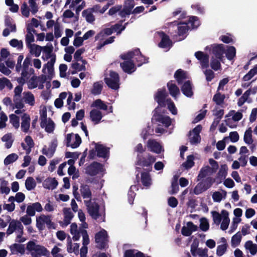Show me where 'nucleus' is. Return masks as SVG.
Here are the masks:
<instances>
[{
  "mask_svg": "<svg viewBox=\"0 0 257 257\" xmlns=\"http://www.w3.org/2000/svg\"><path fill=\"white\" fill-rule=\"evenodd\" d=\"M156 160V157L148 153L137 155L135 165L141 167L145 171H151L153 164Z\"/></svg>",
  "mask_w": 257,
  "mask_h": 257,
  "instance_id": "obj_1",
  "label": "nucleus"
},
{
  "mask_svg": "<svg viewBox=\"0 0 257 257\" xmlns=\"http://www.w3.org/2000/svg\"><path fill=\"white\" fill-rule=\"evenodd\" d=\"M27 249L32 252L34 257H40L41 255L46 256L49 251L44 246L36 244L33 241H29L27 244Z\"/></svg>",
  "mask_w": 257,
  "mask_h": 257,
  "instance_id": "obj_2",
  "label": "nucleus"
},
{
  "mask_svg": "<svg viewBox=\"0 0 257 257\" xmlns=\"http://www.w3.org/2000/svg\"><path fill=\"white\" fill-rule=\"evenodd\" d=\"M110 77H105L104 82L107 86L113 90H117L119 88V76L117 73L114 71H110Z\"/></svg>",
  "mask_w": 257,
  "mask_h": 257,
  "instance_id": "obj_3",
  "label": "nucleus"
},
{
  "mask_svg": "<svg viewBox=\"0 0 257 257\" xmlns=\"http://www.w3.org/2000/svg\"><path fill=\"white\" fill-rule=\"evenodd\" d=\"M214 182V180L210 177H207L204 181L198 183L195 187L193 192L195 195H199L209 188Z\"/></svg>",
  "mask_w": 257,
  "mask_h": 257,
  "instance_id": "obj_4",
  "label": "nucleus"
},
{
  "mask_svg": "<svg viewBox=\"0 0 257 257\" xmlns=\"http://www.w3.org/2000/svg\"><path fill=\"white\" fill-rule=\"evenodd\" d=\"M84 202L90 215L92 218L97 219L100 216L99 204L95 202H92L91 200H84Z\"/></svg>",
  "mask_w": 257,
  "mask_h": 257,
  "instance_id": "obj_5",
  "label": "nucleus"
},
{
  "mask_svg": "<svg viewBox=\"0 0 257 257\" xmlns=\"http://www.w3.org/2000/svg\"><path fill=\"white\" fill-rule=\"evenodd\" d=\"M23 230L24 226L21 221L12 219L9 223V227L7 230V234L8 235H10L17 230L19 233L18 237H20L22 234H24Z\"/></svg>",
  "mask_w": 257,
  "mask_h": 257,
  "instance_id": "obj_6",
  "label": "nucleus"
},
{
  "mask_svg": "<svg viewBox=\"0 0 257 257\" xmlns=\"http://www.w3.org/2000/svg\"><path fill=\"white\" fill-rule=\"evenodd\" d=\"M107 236V232L104 229H102L95 235V241L97 244L96 247L102 249L105 248L106 246V238Z\"/></svg>",
  "mask_w": 257,
  "mask_h": 257,
  "instance_id": "obj_7",
  "label": "nucleus"
},
{
  "mask_svg": "<svg viewBox=\"0 0 257 257\" xmlns=\"http://www.w3.org/2000/svg\"><path fill=\"white\" fill-rule=\"evenodd\" d=\"M152 120L154 122H158L162 123L166 127H169L171 123V120L169 116L158 113L156 111L153 114Z\"/></svg>",
  "mask_w": 257,
  "mask_h": 257,
  "instance_id": "obj_8",
  "label": "nucleus"
},
{
  "mask_svg": "<svg viewBox=\"0 0 257 257\" xmlns=\"http://www.w3.org/2000/svg\"><path fill=\"white\" fill-rule=\"evenodd\" d=\"M168 94L165 88L158 89L154 96L155 100L161 107H165L166 105V97Z\"/></svg>",
  "mask_w": 257,
  "mask_h": 257,
  "instance_id": "obj_9",
  "label": "nucleus"
},
{
  "mask_svg": "<svg viewBox=\"0 0 257 257\" xmlns=\"http://www.w3.org/2000/svg\"><path fill=\"white\" fill-rule=\"evenodd\" d=\"M93 143L95 144L97 156L99 158L107 159L109 156V148L99 143H95V142H93Z\"/></svg>",
  "mask_w": 257,
  "mask_h": 257,
  "instance_id": "obj_10",
  "label": "nucleus"
},
{
  "mask_svg": "<svg viewBox=\"0 0 257 257\" xmlns=\"http://www.w3.org/2000/svg\"><path fill=\"white\" fill-rule=\"evenodd\" d=\"M102 165L97 162H93L86 168V173L91 176H95L101 171Z\"/></svg>",
  "mask_w": 257,
  "mask_h": 257,
  "instance_id": "obj_11",
  "label": "nucleus"
},
{
  "mask_svg": "<svg viewBox=\"0 0 257 257\" xmlns=\"http://www.w3.org/2000/svg\"><path fill=\"white\" fill-rule=\"evenodd\" d=\"M198 60H199L202 68H207L209 67V56L202 51H197L194 54Z\"/></svg>",
  "mask_w": 257,
  "mask_h": 257,
  "instance_id": "obj_12",
  "label": "nucleus"
},
{
  "mask_svg": "<svg viewBox=\"0 0 257 257\" xmlns=\"http://www.w3.org/2000/svg\"><path fill=\"white\" fill-rule=\"evenodd\" d=\"M212 51L216 58L219 59L221 61H222L223 58V55L224 53V48L223 44H220L213 45Z\"/></svg>",
  "mask_w": 257,
  "mask_h": 257,
  "instance_id": "obj_13",
  "label": "nucleus"
},
{
  "mask_svg": "<svg viewBox=\"0 0 257 257\" xmlns=\"http://www.w3.org/2000/svg\"><path fill=\"white\" fill-rule=\"evenodd\" d=\"M147 147L150 151L156 154H160L162 151V147L155 140L149 139L147 142Z\"/></svg>",
  "mask_w": 257,
  "mask_h": 257,
  "instance_id": "obj_14",
  "label": "nucleus"
},
{
  "mask_svg": "<svg viewBox=\"0 0 257 257\" xmlns=\"http://www.w3.org/2000/svg\"><path fill=\"white\" fill-rule=\"evenodd\" d=\"M123 71L128 74H132L136 70L135 63L133 61H124L120 64Z\"/></svg>",
  "mask_w": 257,
  "mask_h": 257,
  "instance_id": "obj_15",
  "label": "nucleus"
},
{
  "mask_svg": "<svg viewBox=\"0 0 257 257\" xmlns=\"http://www.w3.org/2000/svg\"><path fill=\"white\" fill-rule=\"evenodd\" d=\"M42 210L41 204L39 202H36L28 206L26 212L29 216H33L35 215L36 211L39 212Z\"/></svg>",
  "mask_w": 257,
  "mask_h": 257,
  "instance_id": "obj_16",
  "label": "nucleus"
},
{
  "mask_svg": "<svg viewBox=\"0 0 257 257\" xmlns=\"http://www.w3.org/2000/svg\"><path fill=\"white\" fill-rule=\"evenodd\" d=\"M56 61V55H54L52 58H51L50 61H48L46 64H45L43 68L42 71L43 72H45V69L47 68L48 69V72L49 75H48V77L50 80H51L52 79V76H51V73L54 72V65Z\"/></svg>",
  "mask_w": 257,
  "mask_h": 257,
  "instance_id": "obj_17",
  "label": "nucleus"
},
{
  "mask_svg": "<svg viewBox=\"0 0 257 257\" xmlns=\"http://www.w3.org/2000/svg\"><path fill=\"white\" fill-rule=\"evenodd\" d=\"M58 184V182L55 178L48 177L44 180L43 186L47 189L54 190L57 188Z\"/></svg>",
  "mask_w": 257,
  "mask_h": 257,
  "instance_id": "obj_18",
  "label": "nucleus"
},
{
  "mask_svg": "<svg viewBox=\"0 0 257 257\" xmlns=\"http://www.w3.org/2000/svg\"><path fill=\"white\" fill-rule=\"evenodd\" d=\"M22 122H21V129L22 131L24 133H27L30 128V115L25 113L22 116Z\"/></svg>",
  "mask_w": 257,
  "mask_h": 257,
  "instance_id": "obj_19",
  "label": "nucleus"
},
{
  "mask_svg": "<svg viewBox=\"0 0 257 257\" xmlns=\"http://www.w3.org/2000/svg\"><path fill=\"white\" fill-rule=\"evenodd\" d=\"M181 91L183 94L187 97H190L193 95L192 84L189 80L185 82L182 85Z\"/></svg>",
  "mask_w": 257,
  "mask_h": 257,
  "instance_id": "obj_20",
  "label": "nucleus"
},
{
  "mask_svg": "<svg viewBox=\"0 0 257 257\" xmlns=\"http://www.w3.org/2000/svg\"><path fill=\"white\" fill-rule=\"evenodd\" d=\"M102 117L101 112L97 109H93L90 112V119L95 124L99 123Z\"/></svg>",
  "mask_w": 257,
  "mask_h": 257,
  "instance_id": "obj_21",
  "label": "nucleus"
},
{
  "mask_svg": "<svg viewBox=\"0 0 257 257\" xmlns=\"http://www.w3.org/2000/svg\"><path fill=\"white\" fill-rule=\"evenodd\" d=\"M53 50V46L51 43H48L46 46L42 47V51L46 54L45 57H44V56H42V59L44 60H46L52 58L54 55H55L54 54H52Z\"/></svg>",
  "mask_w": 257,
  "mask_h": 257,
  "instance_id": "obj_22",
  "label": "nucleus"
},
{
  "mask_svg": "<svg viewBox=\"0 0 257 257\" xmlns=\"http://www.w3.org/2000/svg\"><path fill=\"white\" fill-rule=\"evenodd\" d=\"M160 48H166L172 46V41L169 36L162 32V36L160 42L159 43Z\"/></svg>",
  "mask_w": 257,
  "mask_h": 257,
  "instance_id": "obj_23",
  "label": "nucleus"
},
{
  "mask_svg": "<svg viewBox=\"0 0 257 257\" xmlns=\"http://www.w3.org/2000/svg\"><path fill=\"white\" fill-rule=\"evenodd\" d=\"M144 171L141 173V182L144 186L149 187L151 185V178L149 172Z\"/></svg>",
  "mask_w": 257,
  "mask_h": 257,
  "instance_id": "obj_24",
  "label": "nucleus"
},
{
  "mask_svg": "<svg viewBox=\"0 0 257 257\" xmlns=\"http://www.w3.org/2000/svg\"><path fill=\"white\" fill-rule=\"evenodd\" d=\"M136 55L135 59L138 62V66H141L143 64L148 62V58H146L143 56L141 53L140 49H135Z\"/></svg>",
  "mask_w": 257,
  "mask_h": 257,
  "instance_id": "obj_25",
  "label": "nucleus"
},
{
  "mask_svg": "<svg viewBox=\"0 0 257 257\" xmlns=\"http://www.w3.org/2000/svg\"><path fill=\"white\" fill-rule=\"evenodd\" d=\"M80 192L82 197L84 199L89 198V200H91L92 193L90 190V187L87 185H82L80 186Z\"/></svg>",
  "mask_w": 257,
  "mask_h": 257,
  "instance_id": "obj_26",
  "label": "nucleus"
},
{
  "mask_svg": "<svg viewBox=\"0 0 257 257\" xmlns=\"http://www.w3.org/2000/svg\"><path fill=\"white\" fill-rule=\"evenodd\" d=\"M167 86L170 94L172 97H176L180 93L179 88L175 83H173L172 81H170L167 83Z\"/></svg>",
  "mask_w": 257,
  "mask_h": 257,
  "instance_id": "obj_27",
  "label": "nucleus"
},
{
  "mask_svg": "<svg viewBox=\"0 0 257 257\" xmlns=\"http://www.w3.org/2000/svg\"><path fill=\"white\" fill-rule=\"evenodd\" d=\"M113 33V31L111 26L110 28L104 29L95 36V39L96 41L100 38H103L104 36H109Z\"/></svg>",
  "mask_w": 257,
  "mask_h": 257,
  "instance_id": "obj_28",
  "label": "nucleus"
},
{
  "mask_svg": "<svg viewBox=\"0 0 257 257\" xmlns=\"http://www.w3.org/2000/svg\"><path fill=\"white\" fill-rule=\"evenodd\" d=\"M174 77L176 79L178 83L180 84L182 83L183 80L186 79V73L184 71L179 69L175 72L174 74Z\"/></svg>",
  "mask_w": 257,
  "mask_h": 257,
  "instance_id": "obj_29",
  "label": "nucleus"
},
{
  "mask_svg": "<svg viewBox=\"0 0 257 257\" xmlns=\"http://www.w3.org/2000/svg\"><path fill=\"white\" fill-rule=\"evenodd\" d=\"M42 128H45V131L48 133H52L55 129V123L51 119L49 118L48 122L47 121L45 122L44 125H40Z\"/></svg>",
  "mask_w": 257,
  "mask_h": 257,
  "instance_id": "obj_30",
  "label": "nucleus"
},
{
  "mask_svg": "<svg viewBox=\"0 0 257 257\" xmlns=\"http://www.w3.org/2000/svg\"><path fill=\"white\" fill-rule=\"evenodd\" d=\"M2 141L4 142H6L5 147L7 149H10L11 148L14 140L12 139V135L11 133H8L5 135L2 138Z\"/></svg>",
  "mask_w": 257,
  "mask_h": 257,
  "instance_id": "obj_31",
  "label": "nucleus"
},
{
  "mask_svg": "<svg viewBox=\"0 0 257 257\" xmlns=\"http://www.w3.org/2000/svg\"><path fill=\"white\" fill-rule=\"evenodd\" d=\"M82 15L88 23H92L95 21V17L92 14V12L88 9L84 10L82 12Z\"/></svg>",
  "mask_w": 257,
  "mask_h": 257,
  "instance_id": "obj_32",
  "label": "nucleus"
},
{
  "mask_svg": "<svg viewBox=\"0 0 257 257\" xmlns=\"http://www.w3.org/2000/svg\"><path fill=\"white\" fill-rule=\"evenodd\" d=\"M183 25L178 26V34L179 37L182 36L183 37L180 38L179 41L185 39V37L184 35L187 33L188 30V27L187 23L183 24Z\"/></svg>",
  "mask_w": 257,
  "mask_h": 257,
  "instance_id": "obj_33",
  "label": "nucleus"
},
{
  "mask_svg": "<svg viewBox=\"0 0 257 257\" xmlns=\"http://www.w3.org/2000/svg\"><path fill=\"white\" fill-rule=\"evenodd\" d=\"M211 170V169L209 166L202 168L197 176V180L199 181L205 177L210 172Z\"/></svg>",
  "mask_w": 257,
  "mask_h": 257,
  "instance_id": "obj_34",
  "label": "nucleus"
},
{
  "mask_svg": "<svg viewBox=\"0 0 257 257\" xmlns=\"http://www.w3.org/2000/svg\"><path fill=\"white\" fill-rule=\"evenodd\" d=\"M243 140L244 142L248 144H252L253 140L252 138V130L251 127H249L245 132Z\"/></svg>",
  "mask_w": 257,
  "mask_h": 257,
  "instance_id": "obj_35",
  "label": "nucleus"
},
{
  "mask_svg": "<svg viewBox=\"0 0 257 257\" xmlns=\"http://www.w3.org/2000/svg\"><path fill=\"white\" fill-rule=\"evenodd\" d=\"M25 186L29 191L34 189L36 186V183L34 179L32 177H28L25 181Z\"/></svg>",
  "mask_w": 257,
  "mask_h": 257,
  "instance_id": "obj_36",
  "label": "nucleus"
},
{
  "mask_svg": "<svg viewBox=\"0 0 257 257\" xmlns=\"http://www.w3.org/2000/svg\"><path fill=\"white\" fill-rule=\"evenodd\" d=\"M194 157L192 155L188 156L187 160L183 163V166L187 170L191 168L194 165Z\"/></svg>",
  "mask_w": 257,
  "mask_h": 257,
  "instance_id": "obj_37",
  "label": "nucleus"
},
{
  "mask_svg": "<svg viewBox=\"0 0 257 257\" xmlns=\"http://www.w3.org/2000/svg\"><path fill=\"white\" fill-rule=\"evenodd\" d=\"M93 106L101 110H107L108 109L107 105L100 99L95 100L93 103Z\"/></svg>",
  "mask_w": 257,
  "mask_h": 257,
  "instance_id": "obj_38",
  "label": "nucleus"
},
{
  "mask_svg": "<svg viewBox=\"0 0 257 257\" xmlns=\"http://www.w3.org/2000/svg\"><path fill=\"white\" fill-rule=\"evenodd\" d=\"M241 238L242 236L239 231L233 235L231 240L232 246L233 247L238 246L240 243Z\"/></svg>",
  "mask_w": 257,
  "mask_h": 257,
  "instance_id": "obj_39",
  "label": "nucleus"
},
{
  "mask_svg": "<svg viewBox=\"0 0 257 257\" xmlns=\"http://www.w3.org/2000/svg\"><path fill=\"white\" fill-rule=\"evenodd\" d=\"M133 189H136L137 190L139 189L137 185H132L130 187V189L128 192V201L130 204H133L134 203V200L136 196V193L133 190Z\"/></svg>",
  "mask_w": 257,
  "mask_h": 257,
  "instance_id": "obj_40",
  "label": "nucleus"
},
{
  "mask_svg": "<svg viewBox=\"0 0 257 257\" xmlns=\"http://www.w3.org/2000/svg\"><path fill=\"white\" fill-rule=\"evenodd\" d=\"M219 59L212 57L210 62V67L214 71H217L221 69V64Z\"/></svg>",
  "mask_w": 257,
  "mask_h": 257,
  "instance_id": "obj_41",
  "label": "nucleus"
},
{
  "mask_svg": "<svg viewBox=\"0 0 257 257\" xmlns=\"http://www.w3.org/2000/svg\"><path fill=\"white\" fill-rule=\"evenodd\" d=\"M127 24L128 23H126L124 26H122L121 24L117 23L112 25L111 27L112 28L113 32H116L117 35H119L121 34L122 31L124 30L126 28V26Z\"/></svg>",
  "mask_w": 257,
  "mask_h": 257,
  "instance_id": "obj_42",
  "label": "nucleus"
},
{
  "mask_svg": "<svg viewBox=\"0 0 257 257\" xmlns=\"http://www.w3.org/2000/svg\"><path fill=\"white\" fill-rule=\"evenodd\" d=\"M236 49L234 46H229L226 52V57L229 60H232L235 56Z\"/></svg>",
  "mask_w": 257,
  "mask_h": 257,
  "instance_id": "obj_43",
  "label": "nucleus"
},
{
  "mask_svg": "<svg viewBox=\"0 0 257 257\" xmlns=\"http://www.w3.org/2000/svg\"><path fill=\"white\" fill-rule=\"evenodd\" d=\"M225 97L224 94H221L220 93H216L213 97V101H214L217 105H221L223 103Z\"/></svg>",
  "mask_w": 257,
  "mask_h": 257,
  "instance_id": "obj_44",
  "label": "nucleus"
},
{
  "mask_svg": "<svg viewBox=\"0 0 257 257\" xmlns=\"http://www.w3.org/2000/svg\"><path fill=\"white\" fill-rule=\"evenodd\" d=\"M10 248L12 250H16L18 252L21 254L25 253V249L24 244L14 243L11 246Z\"/></svg>",
  "mask_w": 257,
  "mask_h": 257,
  "instance_id": "obj_45",
  "label": "nucleus"
},
{
  "mask_svg": "<svg viewBox=\"0 0 257 257\" xmlns=\"http://www.w3.org/2000/svg\"><path fill=\"white\" fill-rule=\"evenodd\" d=\"M25 101L26 103H28L31 106L35 104V97L34 95L30 92H28L25 94Z\"/></svg>",
  "mask_w": 257,
  "mask_h": 257,
  "instance_id": "obj_46",
  "label": "nucleus"
},
{
  "mask_svg": "<svg viewBox=\"0 0 257 257\" xmlns=\"http://www.w3.org/2000/svg\"><path fill=\"white\" fill-rule=\"evenodd\" d=\"M18 158V156L15 153H12L8 155L4 160V164L6 165H8L15 161Z\"/></svg>",
  "mask_w": 257,
  "mask_h": 257,
  "instance_id": "obj_47",
  "label": "nucleus"
},
{
  "mask_svg": "<svg viewBox=\"0 0 257 257\" xmlns=\"http://www.w3.org/2000/svg\"><path fill=\"white\" fill-rule=\"evenodd\" d=\"M44 220L42 221H44L45 223L46 224L48 229L56 228V224L51 221V216L50 215H44Z\"/></svg>",
  "mask_w": 257,
  "mask_h": 257,
  "instance_id": "obj_48",
  "label": "nucleus"
},
{
  "mask_svg": "<svg viewBox=\"0 0 257 257\" xmlns=\"http://www.w3.org/2000/svg\"><path fill=\"white\" fill-rule=\"evenodd\" d=\"M8 182L5 180H3L1 183L0 192L2 194H8L10 192V188L8 187Z\"/></svg>",
  "mask_w": 257,
  "mask_h": 257,
  "instance_id": "obj_49",
  "label": "nucleus"
},
{
  "mask_svg": "<svg viewBox=\"0 0 257 257\" xmlns=\"http://www.w3.org/2000/svg\"><path fill=\"white\" fill-rule=\"evenodd\" d=\"M10 121L13 125L16 128H18L20 126V118L19 117L15 114L10 115Z\"/></svg>",
  "mask_w": 257,
  "mask_h": 257,
  "instance_id": "obj_50",
  "label": "nucleus"
},
{
  "mask_svg": "<svg viewBox=\"0 0 257 257\" xmlns=\"http://www.w3.org/2000/svg\"><path fill=\"white\" fill-rule=\"evenodd\" d=\"M200 228L203 231H206L209 228V224L207 219L205 217H202L200 219Z\"/></svg>",
  "mask_w": 257,
  "mask_h": 257,
  "instance_id": "obj_51",
  "label": "nucleus"
},
{
  "mask_svg": "<svg viewBox=\"0 0 257 257\" xmlns=\"http://www.w3.org/2000/svg\"><path fill=\"white\" fill-rule=\"evenodd\" d=\"M42 220H44V215H41L36 218V226L39 231L43 230L45 229V222Z\"/></svg>",
  "mask_w": 257,
  "mask_h": 257,
  "instance_id": "obj_52",
  "label": "nucleus"
},
{
  "mask_svg": "<svg viewBox=\"0 0 257 257\" xmlns=\"http://www.w3.org/2000/svg\"><path fill=\"white\" fill-rule=\"evenodd\" d=\"M166 102L168 104V108L171 112V113L176 115L177 113V109L175 106L174 103L172 101L171 98L166 99Z\"/></svg>",
  "mask_w": 257,
  "mask_h": 257,
  "instance_id": "obj_53",
  "label": "nucleus"
},
{
  "mask_svg": "<svg viewBox=\"0 0 257 257\" xmlns=\"http://www.w3.org/2000/svg\"><path fill=\"white\" fill-rule=\"evenodd\" d=\"M40 119L41 120L40 125H44L45 122L47 120V112L46 107H44V108L40 110Z\"/></svg>",
  "mask_w": 257,
  "mask_h": 257,
  "instance_id": "obj_54",
  "label": "nucleus"
},
{
  "mask_svg": "<svg viewBox=\"0 0 257 257\" xmlns=\"http://www.w3.org/2000/svg\"><path fill=\"white\" fill-rule=\"evenodd\" d=\"M136 55L135 50L133 51L128 52L126 54H123L120 55V58L122 60L125 61H132V59H135V56Z\"/></svg>",
  "mask_w": 257,
  "mask_h": 257,
  "instance_id": "obj_55",
  "label": "nucleus"
},
{
  "mask_svg": "<svg viewBox=\"0 0 257 257\" xmlns=\"http://www.w3.org/2000/svg\"><path fill=\"white\" fill-rule=\"evenodd\" d=\"M57 145H58V141H57V139L55 138L52 141V142H51V144L49 146V148H48V151H49V152H50L51 156H52L54 155V154L56 150Z\"/></svg>",
  "mask_w": 257,
  "mask_h": 257,
  "instance_id": "obj_56",
  "label": "nucleus"
},
{
  "mask_svg": "<svg viewBox=\"0 0 257 257\" xmlns=\"http://www.w3.org/2000/svg\"><path fill=\"white\" fill-rule=\"evenodd\" d=\"M227 246V244H222L218 245L216 249L217 255L220 256L224 254L226 251Z\"/></svg>",
  "mask_w": 257,
  "mask_h": 257,
  "instance_id": "obj_57",
  "label": "nucleus"
},
{
  "mask_svg": "<svg viewBox=\"0 0 257 257\" xmlns=\"http://www.w3.org/2000/svg\"><path fill=\"white\" fill-rule=\"evenodd\" d=\"M102 89V85L98 82L95 83L93 85L91 92L94 95L100 94Z\"/></svg>",
  "mask_w": 257,
  "mask_h": 257,
  "instance_id": "obj_58",
  "label": "nucleus"
},
{
  "mask_svg": "<svg viewBox=\"0 0 257 257\" xmlns=\"http://www.w3.org/2000/svg\"><path fill=\"white\" fill-rule=\"evenodd\" d=\"M211 214L214 223L216 225H219L222 220L221 215L216 211H212Z\"/></svg>",
  "mask_w": 257,
  "mask_h": 257,
  "instance_id": "obj_59",
  "label": "nucleus"
},
{
  "mask_svg": "<svg viewBox=\"0 0 257 257\" xmlns=\"http://www.w3.org/2000/svg\"><path fill=\"white\" fill-rule=\"evenodd\" d=\"M188 23L191 24L193 28H197L199 26L198 18L196 16H191L188 20Z\"/></svg>",
  "mask_w": 257,
  "mask_h": 257,
  "instance_id": "obj_60",
  "label": "nucleus"
},
{
  "mask_svg": "<svg viewBox=\"0 0 257 257\" xmlns=\"http://www.w3.org/2000/svg\"><path fill=\"white\" fill-rule=\"evenodd\" d=\"M10 44L13 47H17L19 49H22L23 47V42L16 39L11 40L10 41Z\"/></svg>",
  "mask_w": 257,
  "mask_h": 257,
  "instance_id": "obj_61",
  "label": "nucleus"
},
{
  "mask_svg": "<svg viewBox=\"0 0 257 257\" xmlns=\"http://www.w3.org/2000/svg\"><path fill=\"white\" fill-rule=\"evenodd\" d=\"M114 39L115 37L112 36L105 40L103 43H99V44H98L96 49L97 50H99L105 45L113 43L114 41Z\"/></svg>",
  "mask_w": 257,
  "mask_h": 257,
  "instance_id": "obj_62",
  "label": "nucleus"
},
{
  "mask_svg": "<svg viewBox=\"0 0 257 257\" xmlns=\"http://www.w3.org/2000/svg\"><path fill=\"white\" fill-rule=\"evenodd\" d=\"M206 80L208 82L211 81L215 77L214 73L211 69H206L204 72Z\"/></svg>",
  "mask_w": 257,
  "mask_h": 257,
  "instance_id": "obj_63",
  "label": "nucleus"
},
{
  "mask_svg": "<svg viewBox=\"0 0 257 257\" xmlns=\"http://www.w3.org/2000/svg\"><path fill=\"white\" fill-rule=\"evenodd\" d=\"M37 79V76H33L29 81L28 88L29 89H34L38 86V82L36 81Z\"/></svg>",
  "mask_w": 257,
  "mask_h": 257,
  "instance_id": "obj_64",
  "label": "nucleus"
}]
</instances>
